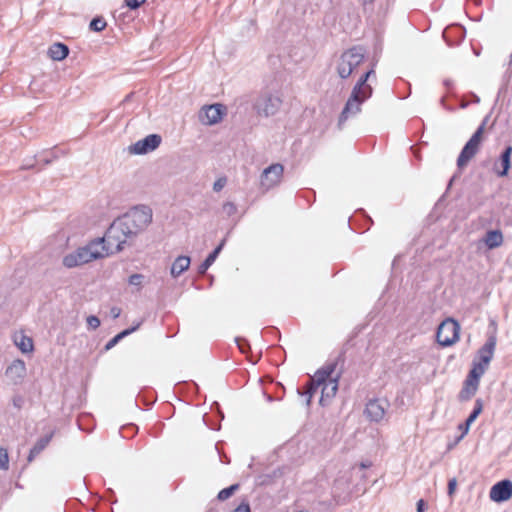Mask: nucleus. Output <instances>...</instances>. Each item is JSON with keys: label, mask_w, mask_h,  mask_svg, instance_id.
Returning <instances> with one entry per match:
<instances>
[{"label": "nucleus", "mask_w": 512, "mask_h": 512, "mask_svg": "<svg viewBox=\"0 0 512 512\" xmlns=\"http://www.w3.org/2000/svg\"><path fill=\"white\" fill-rule=\"evenodd\" d=\"M152 221V210L138 206L117 218L107 229L105 236L97 238L107 255L123 250L124 244L144 231Z\"/></svg>", "instance_id": "f257e3e1"}, {"label": "nucleus", "mask_w": 512, "mask_h": 512, "mask_svg": "<svg viewBox=\"0 0 512 512\" xmlns=\"http://www.w3.org/2000/svg\"><path fill=\"white\" fill-rule=\"evenodd\" d=\"M333 371L334 367L328 366L315 373L304 392L307 395V405L310 404L312 397L319 391L321 393L319 402L322 406H325L335 396L338 390V382L336 378L332 377Z\"/></svg>", "instance_id": "f03ea898"}, {"label": "nucleus", "mask_w": 512, "mask_h": 512, "mask_svg": "<svg viewBox=\"0 0 512 512\" xmlns=\"http://www.w3.org/2000/svg\"><path fill=\"white\" fill-rule=\"evenodd\" d=\"M107 256V251L101 248L100 241L92 240L87 245L65 255L62 263L66 268H74L87 264L93 260Z\"/></svg>", "instance_id": "7ed1b4c3"}, {"label": "nucleus", "mask_w": 512, "mask_h": 512, "mask_svg": "<svg viewBox=\"0 0 512 512\" xmlns=\"http://www.w3.org/2000/svg\"><path fill=\"white\" fill-rule=\"evenodd\" d=\"M365 50L361 46H354L344 51L336 61L335 70L341 79L349 78L364 62Z\"/></svg>", "instance_id": "20e7f679"}, {"label": "nucleus", "mask_w": 512, "mask_h": 512, "mask_svg": "<svg viewBox=\"0 0 512 512\" xmlns=\"http://www.w3.org/2000/svg\"><path fill=\"white\" fill-rule=\"evenodd\" d=\"M484 123L480 125L468 142L463 147L457 159V167L463 169L469 161L477 154L483 139Z\"/></svg>", "instance_id": "39448f33"}, {"label": "nucleus", "mask_w": 512, "mask_h": 512, "mask_svg": "<svg viewBox=\"0 0 512 512\" xmlns=\"http://www.w3.org/2000/svg\"><path fill=\"white\" fill-rule=\"evenodd\" d=\"M332 500L329 506L344 505L350 501L351 490H350V477L346 474L338 476L331 488Z\"/></svg>", "instance_id": "423d86ee"}, {"label": "nucleus", "mask_w": 512, "mask_h": 512, "mask_svg": "<svg viewBox=\"0 0 512 512\" xmlns=\"http://www.w3.org/2000/svg\"><path fill=\"white\" fill-rule=\"evenodd\" d=\"M460 326L452 318L444 320L437 329V342L443 346H451L459 339Z\"/></svg>", "instance_id": "0eeeda50"}, {"label": "nucleus", "mask_w": 512, "mask_h": 512, "mask_svg": "<svg viewBox=\"0 0 512 512\" xmlns=\"http://www.w3.org/2000/svg\"><path fill=\"white\" fill-rule=\"evenodd\" d=\"M282 104L281 98L276 94H261L254 103V109L260 116L269 117L277 113Z\"/></svg>", "instance_id": "6e6552de"}, {"label": "nucleus", "mask_w": 512, "mask_h": 512, "mask_svg": "<svg viewBox=\"0 0 512 512\" xmlns=\"http://www.w3.org/2000/svg\"><path fill=\"white\" fill-rule=\"evenodd\" d=\"M368 98H363L361 94H358L356 92H351V95L349 96L338 120V126L339 128L342 127V125L347 121L348 118L351 116H355L361 111V105L367 100Z\"/></svg>", "instance_id": "1a4fd4ad"}, {"label": "nucleus", "mask_w": 512, "mask_h": 512, "mask_svg": "<svg viewBox=\"0 0 512 512\" xmlns=\"http://www.w3.org/2000/svg\"><path fill=\"white\" fill-rule=\"evenodd\" d=\"M284 172V167L281 164H272L264 169L261 175V187L265 191L275 187L281 181Z\"/></svg>", "instance_id": "9d476101"}, {"label": "nucleus", "mask_w": 512, "mask_h": 512, "mask_svg": "<svg viewBox=\"0 0 512 512\" xmlns=\"http://www.w3.org/2000/svg\"><path fill=\"white\" fill-rule=\"evenodd\" d=\"M161 143V137L157 134H150L144 139L137 141L129 146L128 150L131 154L143 155L154 151Z\"/></svg>", "instance_id": "9b49d317"}, {"label": "nucleus", "mask_w": 512, "mask_h": 512, "mask_svg": "<svg viewBox=\"0 0 512 512\" xmlns=\"http://www.w3.org/2000/svg\"><path fill=\"white\" fill-rule=\"evenodd\" d=\"M489 497L496 503L509 500L512 497V481L505 479L494 484L490 489Z\"/></svg>", "instance_id": "f8f14e48"}, {"label": "nucleus", "mask_w": 512, "mask_h": 512, "mask_svg": "<svg viewBox=\"0 0 512 512\" xmlns=\"http://www.w3.org/2000/svg\"><path fill=\"white\" fill-rule=\"evenodd\" d=\"M388 406L385 399H371L366 404L365 415L371 421L379 422L384 418Z\"/></svg>", "instance_id": "ddd939ff"}, {"label": "nucleus", "mask_w": 512, "mask_h": 512, "mask_svg": "<svg viewBox=\"0 0 512 512\" xmlns=\"http://www.w3.org/2000/svg\"><path fill=\"white\" fill-rule=\"evenodd\" d=\"M27 374L26 364L21 359H15L8 365L5 370V375L13 384H20L23 382Z\"/></svg>", "instance_id": "4468645a"}, {"label": "nucleus", "mask_w": 512, "mask_h": 512, "mask_svg": "<svg viewBox=\"0 0 512 512\" xmlns=\"http://www.w3.org/2000/svg\"><path fill=\"white\" fill-rule=\"evenodd\" d=\"M223 106L221 104H214L203 107L199 112V119L205 125H214L222 119Z\"/></svg>", "instance_id": "2eb2a0df"}, {"label": "nucleus", "mask_w": 512, "mask_h": 512, "mask_svg": "<svg viewBox=\"0 0 512 512\" xmlns=\"http://www.w3.org/2000/svg\"><path fill=\"white\" fill-rule=\"evenodd\" d=\"M496 343H497L496 335L495 334L489 335L485 344L478 350L476 361L488 366L490 361L493 358Z\"/></svg>", "instance_id": "dca6fc26"}, {"label": "nucleus", "mask_w": 512, "mask_h": 512, "mask_svg": "<svg viewBox=\"0 0 512 512\" xmlns=\"http://www.w3.org/2000/svg\"><path fill=\"white\" fill-rule=\"evenodd\" d=\"M371 77H375V70L373 67L361 75L353 87L352 92L361 94L363 98H370L372 96L373 89L367 82L371 79Z\"/></svg>", "instance_id": "f3484780"}, {"label": "nucleus", "mask_w": 512, "mask_h": 512, "mask_svg": "<svg viewBox=\"0 0 512 512\" xmlns=\"http://www.w3.org/2000/svg\"><path fill=\"white\" fill-rule=\"evenodd\" d=\"M512 155V147L508 146L500 155L499 161L494 163L493 170L499 177H505L510 168V159Z\"/></svg>", "instance_id": "a211bd4d"}, {"label": "nucleus", "mask_w": 512, "mask_h": 512, "mask_svg": "<svg viewBox=\"0 0 512 512\" xmlns=\"http://www.w3.org/2000/svg\"><path fill=\"white\" fill-rule=\"evenodd\" d=\"M13 341L22 353H31L34 350L32 338L25 335L23 332L15 333L13 336Z\"/></svg>", "instance_id": "6ab92c4d"}, {"label": "nucleus", "mask_w": 512, "mask_h": 512, "mask_svg": "<svg viewBox=\"0 0 512 512\" xmlns=\"http://www.w3.org/2000/svg\"><path fill=\"white\" fill-rule=\"evenodd\" d=\"M191 263L189 256L180 255L172 263L170 273L173 278L179 277L184 271H186Z\"/></svg>", "instance_id": "aec40b11"}, {"label": "nucleus", "mask_w": 512, "mask_h": 512, "mask_svg": "<svg viewBox=\"0 0 512 512\" xmlns=\"http://www.w3.org/2000/svg\"><path fill=\"white\" fill-rule=\"evenodd\" d=\"M226 240L223 239L219 245L207 256V258L198 267L199 274H205L208 268L215 262L219 253L223 249Z\"/></svg>", "instance_id": "412c9836"}, {"label": "nucleus", "mask_w": 512, "mask_h": 512, "mask_svg": "<svg viewBox=\"0 0 512 512\" xmlns=\"http://www.w3.org/2000/svg\"><path fill=\"white\" fill-rule=\"evenodd\" d=\"M478 387H479L478 382H475L473 380L466 378V380L464 381L463 388L461 389V391L459 393V399L461 401L470 400L477 392Z\"/></svg>", "instance_id": "4be33fe9"}, {"label": "nucleus", "mask_w": 512, "mask_h": 512, "mask_svg": "<svg viewBox=\"0 0 512 512\" xmlns=\"http://www.w3.org/2000/svg\"><path fill=\"white\" fill-rule=\"evenodd\" d=\"M69 49L62 43H54L48 50L49 56L56 61H61L67 57Z\"/></svg>", "instance_id": "5701e85b"}, {"label": "nucleus", "mask_w": 512, "mask_h": 512, "mask_svg": "<svg viewBox=\"0 0 512 512\" xmlns=\"http://www.w3.org/2000/svg\"><path fill=\"white\" fill-rule=\"evenodd\" d=\"M503 242V235L499 230H491L486 233L484 243L489 249L499 247Z\"/></svg>", "instance_id": "b1692460"}, {"label": "nucleus", "mask_w": 512, "mask_h": 512, "mask_svg": "<svg viewBox=\"0 0 512 512\" xmlns=\"http://www.w3.org/2000/svg\"><path fill=\"white\" fill-rule=\"evenodd\" d=\"M51 438H52V434L50 435H46L42 438H40L36 443L35 445L31 448L30 450V453L28 455V462H32L34 460V458L39 455L45 448L46 446L49 444V442L51 441Z\"/></svg>", "instance_id": "393cba45"}, {"label": "nucleus", "mask_w": 512, "mask_h": 512, "mask_svg": "<svg viewBox=\"0 0 512 512\" xmlns=\"http://www.w3.org/2000/svg\"><path fill=\"white\" fill-rule=\"evenodd\" d=\"M488 368L487 365L477 362L476 360L473 361V367L470 370L467 378L470 380H473L475 382H480V378L485 373L486 369Z\"/></svg>", "instance_id": "a878e982"}, {"label": "nucleus", "mask_w": 512, "mask_h": 512, "mask_svg": "<svg viewBox=\"0 0 512 512\" xmlns=\"http://www.w3.org/2000/svg\"><path fill=\"white\" fill-rule=\"evenodd\" d=\"M483 404L481 399H477L475 406L469 417L465 421V432H468L471 424L476 420L479 414L482 412Z\"/></svg>", "instance_id": "bb28decb"}, {"label": "nucleus", "mask_w": 512, "mask_h": 512, "mask_svg": "<svg viewBox=\"0 0 512 512\" xmlns=\"http://www.w3.org/2000/svg\"><path fill=\"white\" fill-rule=\"evenodd\" d=\"M239 489V484H233L227 488L222 489L218 495L217 498L220 501L227 500L230 498L237 490Z\"/></svg>", "instance_id": "cd10ccee"}, {"label": "nucleus", "mask_w": 512, "mask_h": 512, "mask_svg": "<svg viewBox=\"0 0 512 512\" xmlns=\"http://www.w3.org/2000/svg\"><path fill=\"white\" fill-rule=\"evenodd\" d=\"M106 21L101 17H96L90 22V29L95 32H100L105 29Z\"/></svg>", "instance_id": "c85d7f7f"}, {"label": "nucleus", "mask_w": 512, "mask_h": 512, "mask_svg": "<svg viewBox=\"0 0 512 512\" xmlns=\"http://www.w3.org/2000/svg\"><path fill=\"white\" fill-rule=\"evenodd\" d=\"M144 279H145V276L143 274L136 273V274H132L129 277L128 282L130 285L136 286V287H138V290H140L143 286Z\"/></svg>", "instance_id": "c756f323"}, {"label": "nucleus", "mask_w": 512, "mask_h": 512, "mask_svg": "<svg viewBox=\"0 0 512 512\" xmlns=\"http://www.w3.org/2000/svg\"><path fill=\"white\" fill-rule=\"evenodd\" d=\"M9 468V456L5 448L0 447V469L8 470Z\"/></svg>", "instance_id": "7c9ffc66"}, {"label": "nucleus", "mask_w": 512, "mask_h": 512, "mask_svg": "<svg viewBox=\"0 0 512 512\" xmlns=\"http://www.w3.org/2000/svg\"><path fill=\"white\" fill-rule=\"evenodd\" d=\"M222 208H223V212L227 216H232V215H234L237 212V207H236V205L233 202H225L223 204Z\"/></svg>", "instance_id": "2f4dec72"}, {"label": "nucleus", "mask_w": 512, "mask_h": 512, "mask_svg": "<svg viewBox=\"0 0 512 512\" xmlns=\"http://www.w3.org/2000/svg\"><path fill=\"white\" fill-rule=\"evenodd\" d=\"M227 183V178L226 177H220L218 178L214 184H213V190L215 192H220L226 185Z\"/></svg>", "instance_id": "473e14b6"}, {"label": "nucleus", "mask_w": 512, "mask_h": 512, "mask_svg": "<svg viewBox=\"0 0 512 512\" xmlns=\"http://www.w3.org/2000/svg\"><path fill=\"white\" fill-rule=\"evenodd\" d=\"M237 345L242 353H247L250 349L249 343L245 339H236Z\"/></svg>", "instance_id": "72a5a7b5"}, {"label": "nucleus", "mask_w": 512, "mask_h": 512, "mask_svg": "<svg viewBox=\"0 0 512 512\" xmlns=\"http://www.w3.org/2000/svg\"><path fill=\"white\" fill-rule=\"evenodd\" d=\"M87 324L92 329H97L100 326V320L96 316H89L87 318Z\"/></svg>", "instance_id": "f704fd0d"}, {"label": "nucleus", "mask_w": 512, "mask_h": 512, "mask_svg": "<svg viewBox=\"0 0 512 512\" xmlns=\"http://www.w3.org/2000/svg\"><path fill=\"white\" fill-rule=\"evenodd\" d=\"M146 0H125V4L130 9H137L141 4H143Z\"/></svg>", "instance_id": "c9c22d12"}, {"label": "nucleus", "mask_w": 512, "mask_h": 512, "mask_svg": "<svg viewBox=\"0 0 512 512\" xmlns=\"http://www.w3.org/2000/svg\"><path fill=\"white\" fill-rule=\"evenodd\" d=\"M140 326V323H138L136 326L132 327V328H129V329H126L122 332H120L119 334H117L118 338L121 340L122 338L128 336L129 334H131L132 332L136 331Z\"/></svg>", "instance_id": "e433bc0d"}, {"label": "nucleus", "mask_w": 512, "mask_h": 512, "mask_svg": "<svg viewBox=\"0 0 512 512\" xmlns=\"http://www.w3.org/2000/svg\"><path fill=\"white\" fill-rule=\"evenodd\" d=\"M140 326V323H138L136 326L132 327V328H129V329H126L122 332H120L119 334H117L118 338L121 340L122 338L128 336L129 334H131L132 332L136 331Z\"/></svg>", "instance_id": "4c0bfd02"}, {"label": "nucleus", "mask_w": 512, "mask_h": 512, "mask_svg": "<svg viewBox=\"0 0 512 512\" xmlns=\"http://www.w3.org/2000/svg\"><path fill=\"white\" fill-rule=\"evenodd\" d=\"M231 512H250V506L248 502H242L238 507H236Z\"/></svg>", "instance_id": "58836bf2"}, {"label": "nucleus", "mask_w": 512, "mask_h": 512, "mask_svg": "<svg viewBox=\"0 0 512 512\" xmlns=\"http://www.w3.org/2000/svg\"><path fill=\"white\" fill-rule=\"evenodd\" d=\"M457 481L455 478H452L448 482V494L452 496L456 490Z\"/></svg>", "instance_id": "ea45409f"}, {"label": "nucleus", "mask_w": 512, "mask_h": 512, "mask_svg": "<svg viewBox=\"0 0 512 512\" xmlns=\"http://www.w3.org/2000/svg\"><path fill=\"white\" fill-rule=\"evenodd\" d=\"M119 340H120V339H119V338H118V336L116 335L115 337H113L111 340H109V341H108V343H107V344H106V346H105V349H106V350L111 349L112 347H114V346L118 343V341H119Z\"/></svg>", "instance_id": "a19ab883"}, {"label": "nucleus", "mask_w": 512, "mask_h": 512, "mask_svg": "<svg viewBox=\"0 0 512 512\" xmlns=\"http://www.w3.org/2000/svg\"><path fill=\"white\" fill-rule=\"evenodd\" d=\"M110 313L113 318H118L121 314V309L118 307H112Z\"/></svg>", "instance_id": "79ce46f5"}, {"label": "nucleus", "mask_w": 512, "mask_h": 512, "mask_svg": "<svg viewBox=\"0 0 512 512\" xmlns=\"http://www.w3.org/2000/svg\"><path fill=\"white\" fill-rule=\"evenodd\" d=\"M424 507H425V502L423 499H420L418 502H417V512H424Z\"/></svg>", "instance_id": "37998d69"}, {"label": "nucleus", "mask_w": 512, "mask_h": 512, "mask_svg": "<svg viewBox=\"0 0 512 512\" xmlns=\"http://www.w3.org/2000/svg\"><path fill=\"white\" fill-rule=\"evenodd\" d=\"M459 430H461V436L459 439L463 438L468 432H465V423H462L458 426Z\"/></svg>", "instance_id": "c03bdc74"}, {"label": "nucleus", "mask_w": 512, "mask_h": 512, "mask_svg": "<svg viewBox=\"0 0 512 512\" xmlns=\"http://www.w3.org/2000/svg\"><path fill=\"white\" fill-rule=\"evenodd\" d=\"M375 0H363V5L366 6L368 4H373Z\"/></svg>", "instance_id": "a18cd8bd"}, {"label": "nucleus", "mask_w": 512, "mask_h": 512, "mask_svg": "<svg viewBox=\"0 0 512 512\" xmlns=\"http://www.w3.org/2000/svg\"><path fill=\"white\" fill-rule=\"evenodd\" d=\"M43 161H44V164L47 165V164L51 163L52 160L51 159H44Z\"/></svg>", "instance_id": "49530a36"}, {"label": "nucleus", "mask_w": 512, "mask_h": 512, "mask_svg": "<svg viewBox=\"0 0 512 512\" xmlns=\"http://www.w3.org/2000/svg\"><path fill=\"white\" fill-rule=\"evenodd\" d=\"M367 467H369V465H368V464L361 463V468H367Z\"/></svg>", "instance_id": "de8ad7c7"}, {"label": "nucleus", "mask_w": 512, "mask_h": 512, "mask_svg": "<svg viewBox=\"0 0 512 512\" xmlns=\"http://www.w3.org/2000/svg\"><path fill=\"white\" fill-rule=\"evenodd\" d=\"M450 83H451V82H450V80H445V82H444V84H445L446 86H449V85H450Z\"/></svg>", "instance_id": "09e8293b"}, {"label": "nucleus", "mask_w": 512, "mask_h": 512, "mask_svg": "<svg viewBox=\"0 0 512 512\" xmlns=\"http://www.w3.org/2000/svg\"><path fill=\"white\" fill-rule=\"evenodd\" d=\"M441 104L444 105L445 104V98L442 97L441 100H440Z\"/></svg>", "instance_id": "8fccbe9b"}, {"label": "nucleus", "mask_w": 512, "mask_h": 512, "mask_svg": "<svg viewBox=\"0 0 512 512\" xmlns=\"http://www.w3.org/2000/svg\"><path fill=\"white\" fill-rule=\"evenodd\" d=\"M31 167H33V165L26 166V167H24V168H25V169H29V168H31Z\"/></svg>", "instance_id": "3c124183"}]
</instances>
